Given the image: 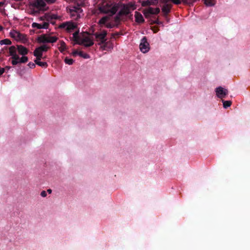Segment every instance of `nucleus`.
<instances>
[{
  "mask_svg": "<svg viewBox=\"0 0 250 250\" xmlns=\"http://www.w3.org/2000/svg\"><path fill=\"white\" fill-rule=\"evenodd\" d=\"M58 38L56 36H49L42 35L38 38V42L41 43H54L57 42Z\"/></svg>",
  "mask_w": 250,
  "mask_h": 250,
  "instance_id": "3",
  "label": "nucleus"
},
{
  "mask_svg": "<svg viewBox=\"0 0 250 250\" xmlns=\"http://www.w3.org/2000/svg\"><path fill=\"white\" fill-rule=\"evenodd\" d=\"M58 45V49L61 53H63L67 49L66 44L63 41H60Z\"/></svg>",
  "mask_w": 250,
  "mask_h": 250,
  "instance_id": "18",
  "label": "nucleus"
},
{
  "mask_svg": "<svg viewBox=\"0 0 250 250\" xmlns=\"http://www.w3.org/2000/svg\"><path fill=\"white\" fill-rule=\"evenodd\" d=\"M2 29H3L2 26L0 25V31L2 30Z\"/></svg>",
  "mask_w": 250,
  "mask_h": 250,
  "instance_id": "50",
  "label": "nucleus"
},
{
  "mask_svg": "<svg viewBox=\"0 0 250 250\" xmlns=\"http://www.w3.org/2000/svg\"><path fill=\"white\" fill-rule=\"evenodd\" d=\"M64 62L66 64L71 65L73 64L74 60L72 59H69L67 57H66L64 59Z\"/></svg>",
  "mask_w": 250,
  "mask_h": 250,
  "instance_id": "31",
  "label": "nucleus"
},
{
  "mask_svg": "<svg viewBox=\"0 0 250 250\" xmlns=\"http://www.w3.org/2000/svg\"><path fill=\"white\" fill-rule=\"evenodd\" d=\"M215 92L217 97L221 99L225 98V96L228 94V90L224 89L221 86L217 87L216 88Z\"/></svg>",
  "mask_w": 250,
  "mask_h": 250,
  "instance_id": "8",
  "label": "nucleus"
},
{
  "mask_svg": "<svg viewBox=\"0 0 250 250\" xmlns=\"http://www.w3.org/2000/svg\"><path fill=\"white\" fill-rule=\"evenodd\" d=\"M20 63H25L27 62L28 59L26 56H23L19 59Z\"/></svg>",
  "mask_w": 250,
  "mask_h": 250,
  "instance_id": "30",
  "label": "nucleus"
},
{
  "mask_svg": "<svg viewBox=\"0 0 250 250\" xmlns=\"http://www.w3.org/2000/svg\"><path fill=\"white\" fill-rule=\"evenodd\" d=\"M33 5L37 8H41L45 6V3L43 0H36Z\"/></svg>",
  "mask_w": 250,
  "mask_h": 250,
  "instance_id": "17",
  "label": "nucleus"
},
{
  "mask_svg": "<svg viewBox=\"0 0 250 250\" xmlns=\"http://www.w3.org/2000/svg\"><path fill=\"white\" fill-rule=\"evenodd\" d=\"M41 195L43 197H45L46 196L47 193L45 191L43 190L41 192Z\"/></svg>",
  "mask_w": 250,
  "mask_h": 250,
  "instance_id": "41",
  "label": "nucleus"
},
{
  "mask_svg": "<svg viewBox=\"0 0 250 250\" xmlns=\"http://www.w3.org/2000/svg\"><path fill=\"white\" fill-rule=\"evenodd\" d=\"M79 31H76L73 34V37L74 38V40L76 42H79L80 41V39H79Z\"/></svg>",
  "mask_w": 250,
  "mask_h": 250,
  "instance_id": "25",
  "label": "nucleus"
},
{
  "mask_svg": "<svg viewBox=\"0 0 250 250\" xmlns=\"http://www.w3.org/2000/svg\"><path fill=\"white\" fill-rule=\"evenodd\" d=\"M11 35L12 37H16V35L14 33V32L13 33H11Z\"/></svg>",
  "mask_w": 250,
  "mask_h": 250,
  "instance_id": "47",
  "label": "nucleus"
},
{
  "mask_svg": "<svg viewBox=\"0 0 250 250\" xmlns=\"http://www.w3.org/2000/svg\"><path fill=\"white\" fill-rule=\"evenodd\" d=\"M4 3L3 2H0V6H2L3 5Z\"/></svg>",
  "mask_w": 250,
  "mask_h": 250,
  "instance_id": "49",
  "label": "nucleus"
},
{
  "mask_svg": "<svg viewBox=\"0 0 250 250\" xmlns=\"http://www.w3.org/2000/svg\"><path fill=\"white\" fill-rule=\"evenodd\" d=\"M223 103V107L225 108H227L230 106L231 104V102L230 101H224L222 100Z\"/></svg>",
  "mask_w": 250,
  "mask_h": 250,
  "instance_id": "26",
  "label": "nucleus"
},
{
  "mask_svg": "<svg viewBox=\"0 0 250 250\" xmlns=\"http://www.w3.org/2000/svg\"><path fill=\"white\" fill-rule=\"evenodd\" d=\"M79 51L77 50H75L73 53H72V54L73 56H76L77 55H79Z\"/></svg>",
  "mask_w": 250,
  "mask_h": 250,
  "instance_id": "43",
  "label": "nucleus"
},
{
  "mask_svg": "<svg viewBox=\"0 0 250 250\" xmlns=\"http://www.w3.org/2000/svg\"><path fill=\"white\" fill-rule=\"evenodd\" d=\"M151 24H156L158 25H161L163 24V22L160 21L158 19H156V20L152 21Z\"/></svg>",
  "mask_w": 250,
  "mask_h": 250,
  "instance_id": "36",
  "label": "nucleus"
},
{
  "mask_svg": "<svg viewBox=\"0 0 250 250\" xmlns=\"http://www.w3.org/2000/svg\"><path fill=\"white\" fill-rule=\"evenodd\" d=\"M171 4H164L162 8V12L164 16L166 17L167 15L170 12L172 8Z\"/></svg>",
  "mask_w": 250,
  "mask_h": 250,
  "instance_id": "9",
  "label": "nucleus"
},
{
  "mask_svg": "<svg viewBox=\"0 0 250 250\" xmlns=\"http://www.w3.org/2000/svg\"><path fill=\"white\" fill-rule=\"evenodd\" d=\"M11 67L10 66H6L4 68H5V70H8L10 69Z\"/></svg>",
  "mask_w": 250,
  "mask_h": 250,
  "instance_id": "46",
  "label": "nucleus"
},
{
  "mask_svg": "<svg viewBox=\"0 0 250 250\" xmlns=\"http://www.w3.org/2000/svg\"><path fill=\"white\" fill-rule=\"evenodd\" d=\"M160 12L159 8H153L151 7H148L143 10V13L146 18H149L151 15H157Z\"/></svg>",
  "mask_w": 250,
  "mask_h": 250,
  "instance_id": "4",
  "label": "nucleus"
},
{
  "mask_svg": "<svg viewBox=\"0 0 250 250\" xmlns=\"http://www.w3.org/2000/svg\"><path fill=\"white\" fill-rule=\"evenodd\" d=\"M17 51L20 55L24 56L28 54V50L25 47L22 45H17Z\"/></svg>",
  "mask_w": 250,
  "mask_h": 250,
  "instance_id": "11",
  "label": "nucleus"
},
{
  "mask_svg": "<svg viewBox=\"0 0 250 250\" xmlns=\"http://www.w3.org/2000/svg\"><path fill=\"white\" fill-rule=\"evenodd\" d=\"M135 18L136 22L138 23H143L145 21L142 15L140 13L137 11H136L135 13Z\"/></svg>",
  "mask_w": 250,
  "mask_h": 250,
  "instance_id": "16",
  "label": "nucleus"
},
{
  "mask_svg": "<svg viewBox=\"0 0 250 250\" xmlns=\"http://www.w3.org/2000/svg\"><path fill=\"white\" fill-rule=\"evenodd\" d=\"M41 60H35V63L43 68H46L48 66V64L46 62H42L40 61Z\"/></svg>",
  "mask_w": 250,
  "mask_h": 250,
  "instance_id": "21",
  "label": "nucleus"
},
{
  "mask_svg": "<svg viewBox=\"0 0 250 250\" xmlns=\"http://www.w3.org/2000/svg\"><path fill=\"white\" fill-rule=\"evenodd\" d=\"M140 50L144 53H146L149 50V43H148L146 37H144L141 40L140 44Z\"/></svg>",
  "mask_w": 250,
  "mask_h": 250,
  "instance_id": "7",
  "label": "nucleus"
},
{
  "mask_svg": "<svg viewBox=\"0 0 250 250\" xmlns=\"http://www.w3.org/2000/svg\"><path fill=\"white\" fill-rule=\"evenodd\" d=\"M49 24L48 22H44L42 24L38 23L36 22H33L32 24V26L34 28H37V29H47Z\"/></svg>",
  "mask_w": 250,
  "mask_h": 250,
  "instance_id": "10",
  "label": "nucleus"
},
{
  "mask_svg": "<svg viewBox=\"0 0 250 250\" xmlns=\"http://www.w3.org/2000/svg\"><path fill=\"white\" fill-rule=\"evenodd\" d=\"M171 1L175 4H180L181 3V2L182 1V0H171Z\"/></svg>",
  "mask_w": 250,
  "mask_h": 250,
  "instance_id": "39",
  "label": "nucleus"
},
{
  "mask_svg": "<svg viewBox=\"0 0 250 250\" xmlns=\"http://www.w3.org/2000/svg\"><path fill=\"white\" fill-rule=\"evenodd\" d=\"M125 6L128 7L130 11V10H134L136 9L135 5L131 2L128 3L127 4L125 5Z\"/></svg>",
  "mask_w": 250,
  "mask_h": 250,
  "instance_id": "32",
  "label": "nucleus"
},
{
  "mask_svg": "<svg viewBox=\"0 0 250 250\" xmlns=\"http://www.w3.org/2000/svg\"><path fill=\"white\" fill-rule=\"evenodd\" d=\"M118 9V7L111 3L104 1L102 4L99 7V10L101 13L104 14L110 13L111 15L115 14Z\"/></svg>",
  "mask_w": 250,
  "mask_h": 250,
  "instance_id": "1",
  "label": "nucleus"
},
{
  "mask_svg": "<svg viewBox=\"0 0 250 250\" xmlns=\"http://www.w3.org/2000/svg\"><path fill=\"white\" fill-rule=\"evenodd\" d=\"M101 47L104 50H108L113 48V44L110 42H105L104 43H102Z\"/></svg>",
  "mask_w": 250,
  "mask_h": 250,
  "instance_id": "15",
  "label": "nucleus"
},
{
  "mask_svg": "<svg viewBox=\"0 0 250 250\" xmlns=\"http://www.w3.org/2000/svg\"><path fill=\"white\" fill-rule=\"evenodd\" d=\"M158 3V0H146L142 2L143 6H147L150 5H155Z\"/></svg>",
  "mask_w": 250,
  "mask_h": 250,
  "instance_id": "12",
  "label": "nucleus"
},
{
  "mask_svg": "<svg viewBox=\"0 0 250 250\" xmlns=\"http://www.w3.org/2000/svg\"><path fill=\"white\" fill-rule=\"evenodd\" d=\"M130 13V11L128 8L127 6L124 5L122 9L119 12V15H127Z\"/></svg>",
  "mask_w": 250,
  "mask_h": 250,
  "instance_id": "19",
  "label": "nucleus"
},
{
  "mask_svg": "<svg viewBox=\"0 0 250 250\" xmlns=\"http://www.w3.org/2000/svg\"><path fill=\"white\" fill-rule=\"evenodd\" d=\"M114 24L111 23H107L105 26L108 28H112L114 27Z\"/></svg>",
  "mask_w": 250,
  "mask_h": 250,
  "instance_id": "38",
  "label": "nucleus"
},
{
  "mask_svg": "<svg viewBox=\"0 0 250 250\" xmlns=\"http://www.w3.org/2000/svg\"><path fill=\"white\" fill-rule=\"evenodd\" d=\"M109 18L107 16H104L100 20L98 24L102 25L105 24L106 22L108 20Z\"/></svg>",
  "mask_w": 250,
  "mask_h": 250,
  "instance_id": "22",
  "label": "nucleus"
},
{
  "mask_svg": "<svg viewBox=\"0 0 250 250\" xmlns=\"http://www.w3.org/2000/svg\"><path fill=\"white\" fill-rule=\"evenodd\" d=\"M5 71V68L0 67V76H1Z\"/></svg>",
  "mask_w": 250,
  "mask_h": 250,
  "instance_id": "42",
  "label": "nucleus"
},
{
  "mask_svg": "<svg viewBox=\"0 0 250 250\" xmlns=\"http://www.w3.org/2000/svg\"><path fill=\"white\" fill-rule=\"evenodd\" d=\"M47 191L50 194L52 192V190L51 189H47Z\"/></svg>",
  "mask_w": 250,
  "mask_h": 250,
  "instance_id": "48",
  "label": "nucleus"
},
{
  "mask_svg": "<svg viewBox=\"0 0 250 250\" xmlns=\"http://www.w3.org/2000/svg\"><path fill=\"white\" fill-rule=\"evenodd\" d=\"M169 1H171V0H161V1L162 3H164V4H168V3H167V2H168Z\"/></svg>",
  "mask_w": 250,
  "mask_h": 250,
  "instance_id": "44",
  "label": "nucleus"
},
{
  "mask_svg": "<svg viewBox=\"0 0 250 250\" xmlns=\"http://www.w3.org/2000/svg\"><path fill=\"white\" fill-rule=\"evenodd\" d=\"M121 16H122V15H119V13H118V15L114 17V21L117 24L120 23V22L121 21V17H120Z\"/></svg>",
  "mask_w": 250,
  "mask_h": 250,
  "instance_id": "34",
  "label": "nucleus"
},
{
  "mask_svg": "<svg viewBox=\"0 0 250 250\" xmlns=\"http://www.w3.org/2000/svg\"><path fill=\"white\" fill-rule=\"evenodd\" d=\"M83 11V10L79 7V6H73L70 9V12L71 16H75V13L76 14H79Z\"/></svg>",
  "mask_w": 250,
  "mask_h": 250,
  "instance_id": "13",
  "label": "nucleus"
},
{
  "mask_svg": "<svg viewBox=\"0 0 250 250\" xmlns=\"http://www.w3.org/2000/svg\"><path fill=\"white\" fill-rule=\"evenodd\" d=\"M20 59L19 56H16L15 57V59L14 58V57H11L12 62L11 63L13 65H16L20 63L19 59Z\"/></svg>",
  "mask_w": 250,
  "mask_h": 250,
  "instance_id": "24",
  "label": "nucleus"
},
{
  "mask_svg": "<svg viewBox=\"0 0 250 250\" xmlns=\"http://www.w3.org/2000/svg\"><path fill=\"white\" fill-rule=\"evenodd\" d=\"M204 3L208 6H212L214 5L213 0H204Z\"/></svg>",
  "mask_w": 250,
  "mask_h": 250,
  "instance_id": "29",
  "label": "nucleus"
},
{
  "mask_svg": "<svg viewBox=\"0 0 250 250\" xmlns=\"http://www.w3.org/2000/svg\"><path fill=\"white\" fill-rule=\"evenodd\" d=\"M56 0H46V1L50 3H54L55 1Z\"/></svg>",
  "mask_w": 250,
  "mask_h": 250,
  "instance_id": "45",
  "label": "nucleus"
},
{
  "mask_svg": "<svg viewBox=\"0 0 250 250\" xmlns=\"http://www.w3.org/2000/svg\"><path fill=\"white\" fill-rule=\"evenodd\" d=\"M34 55L36 57V60H41L42 58V52L36 48L33 52Z\"/></svg>",
  "mask_w": 250,
  "mask_h": 250,
  "instance_id": "20",
  "label": "nucleus"
},
{
  "mask_svg": "<svg viewBox=\"0 0 250 250\" xmlns=\"http://www.w3.org/2000/svg\"><path fill=\"white\" fill-rule=\"evenodd\" d=\"M60 28L65 29L68 32H71L77 28V25L73 22H65L59 25Z\"/></svg>",
  "mask_w": 250,
  "mask_h": 250,
  "instance_id": "5",
  "label": "nucleus"
},
{
  "mask_svg": "<svg viewBox=\"0 0 250 250\" xmlns=\"http://www.w3.org/2000/svg\"><path fill=\"white\" fill-rule=\"evenodd\" d=\"M36 63H34L32 62H30L28 63V66L30 68H34L36 66Z\"/></svg>",
  "mask_w": 250,
  "mask_h": 250,
  "instance_id": "37",
  "label": "nucleus"
},
{
  "mask_svg": "<svg viewBox=\"0 0 250 250\" xmlns=\"http://www.w3.org/2000/svg\"><path fill=\"white\" fill-rule=\"evenodd\" d=\"M77 43L80 45H83L85 47H90L93 45L94 42L89 37L86 36L80 39Z\"/></svg>",
  "mask_w": 250,
  "mask_h": 250,
  "instance_id": "6",
  "label": "nucleus"
},
{
  "mask_svg": "<svg viewBox=\"0 0 250 250\" xmlns=\"http://www.w3.org/2000/svg\"><path fill=\"white\" fill-rule=\"evenodd\" d=\"M12 44V42L8 39H5L0 41V45H10Z\"/></svg>",
  "mask_w": 250,
  "mask_h": 250,
  "instance_id": "23",
  "label": "nucleus"
},
{
  "mask_svg": "<svg viewBox=\"0 0 250 250\" xmlns=\"http://www.w3.org/2000/svg\"><path fill=\"white\" fill-rule=\"evenodd\" d=\"M107 31L105 30H103L100 32H96L93 34L96 41L98 42L99 45H101L102 43H104L107 41Z\"/></svg>",
  "mask_w": 250,
  "mask_h": 250,
  "instance_id": "2",
  "label": "nucleus"
},
{
  "mask_svg": "<svg viewBox=\"0 0 250 250\" xmlns=\"http://www.w3.org/2000/svg\"><path fill=\"white\" fill-rule=\"evenodd\" d=\"M14 33L16 35V37H18L19 39H21V37L22 36L21 34L17 31H14Z\"/></svg>",
  "mask_w": 250,
  "mask_h": 250,
  "instance_id": "40",
  "label": "nucleus"
},
{
  "mask_svg": "<svg viewBox=\"0 0 250 250\" xmlns=\"http://www.w3.org/2000/svg\"><path fill=\"white\" fill-rule=\"evenodd\" d=\"M196 0H182L184 4L189 5H192Z\"/></svg>",
  "mask_w": 250,
  "mask_h": 250,
  "instance_id": "27",
  "label": "nucleus"
},
{
  "mask_svg": "<svg viewBox=\"0 0 250 250\" xmlns=\"http://www.w3.org/2000/svg\"><path fill=\"white\" fill-rule=\"evenodd\" d=\"M79 55L80 57H83V58L84 59H88V58H89V55H88L86 53H83V51H79Z\"/></svg>",
  "mask_w": 250,
  "mask_h": 250,
  "instance_id": "33",
  "label": "nucleus"
},
{
  "mask_svg": "<svg viewBox=\"0 0 250 250\" xmlns=\"http://www.w3.org/2000/svg\"><path fill=\"white\" fill-rule=\"evenodd\" d=\"M8 48L7 46H4L0 51V56L2 54H5L6 51L8 50Z\"/></svg>",
  "mask_w": 250,
  "mask_h": 250,
  "instance_id": "35",
  "label": "nucleus"
},
{
  "mask_svg": "<svg viewBox=\"0 0 250 250\" xmlns=\"http://www.w3.org/2000/svg\"><path fill=\"white\" fill-rule=\"evenodd\" d=\"M49 48L46 45H42L38 47L39 50H40L42 53L43 52H46Z\"/></svg>",
  "mask_w": 250,
  "mask_h": 250,
  "instance_id": "28",
  "label": "nucleus"
},
{
  "mask_svg": "<svg viewBox=\"0 0 250 250\" xmlns=\"http://www.w3.org/2000/svg\"><path fill=\"white\" fill-rule=\"evenodd\" d=\"M9 55L11 56V57H14L15 59V57L19 56L17 54V47H16L15 46H11L8 48Z\"/></svg>",
  "mask_w": 250,
  "mask_h": 250,
  "instance_id": "14",
  "label": "nucleus"
}]
</instances>
